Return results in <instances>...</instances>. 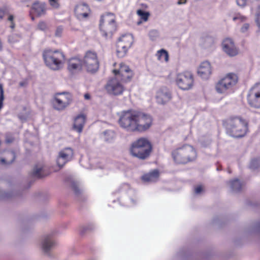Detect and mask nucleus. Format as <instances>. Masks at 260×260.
Wrapping results in <instances>:
<instances>
[{
    "mask_svg": "<svg viewBox=\"0 0 260 260\" xmlns=\"http://www.w3.org/2000/svg\"><path fill=\"white\" fill-rule=\"evenodd\" d=\"M225 133L235 138L245 137L249 132V122L241 116L232 115L222 121Z\"/></svg>",
    "mask_w": 260,
    "mask_h": 260,
    "instance_id": "obj_1",
    "label": "nucleus"
},
{
    "mask_svg": "<svg viewBox=\"0 0 260 260\" xmlns=\"http://www.w3.org/2000/svg\"><path fill=\"white\" fill-rule=\"evenodd\" d=\"M171 156L175 164L184 165L195 161L198 154L193 146L184 144L174 149Z\"/></svg>",
    "mask_w": 260,
    "mask_h": 260,
    "instance_id": "obj_2",
    "label": "nucleus"
},
{
    "mask_svg": "<svg viewBox=\"0 0 260 260\" xmlns=\"http://www.w3.org/2000/svg\"><path fill=\"white\" fill-rule=\"evenodd\" d=\"M42 58L45 65L53 71L61 69L66 60L64 53L59 49L45 48L42 52Z\"/></svg>",
    "mask_w": 260,
    "mask_h": 260,
    "instance_id": "obj_3",
    "label": "nucleus"
},
{
    "mask_svg": "<svg viewBox=\"0 0 260 260\" xmlns=\"http://www.w3.org/2000/svg\"><path fill=\"white\" fill-rule=\"evenodd\" d=\"M153 149L151 142L146 138H140L133 142L129 147V153L140 160L149 157Z\"/></svg>",
    "mask_w": 260,
    "mask_h": 260,
    "instance_id": "obj_4",
    "label": "nucleus"
},
{
    "mask_svg": "<svg viewBox=\"0 0 260 260\" xmlns=\"http://www.w3.org/2000/svg\"><path fill=\"white\" fill-rule=\"evenodd\" d=\"M239 81V77L235 73H227L216 83L215 89L220 94H228L231 92Z\"/></svg>",
    "mask_w": 260,
    "mask_h": 260,
    "instance_id": "obj_5",
    "label": "nucleus"
},
{
    "mask_svg": "<svg viewBox=\"0 0 260 260\" xmlns=\"http://www.w3.org/2000/svg\"><path fill=\"white\" fill-rule=\"evenodd\" d=\"M99 26L102 36L106 38H112L116 30L115 15L112 13H107L102 15Z\"/></svg>",
    "mask_w": 260,
    "mask_h": 260,
    "instance_id": "obj_6",
    "label": "nucleus"
},
{
    "mask_svg": "<svg viewBox=\"0 0 260 260\" xmlns=\"http://www.w3.org/2000/svg\"><path fill=\"white\" fill-rule=\"evenodd\" d=\"M137 111H122L118 119L120 126L127 132L135 133Z\"/></svg>",
    "mask_w": 260,
    "mask_h": 260,
    "instance_id": "obj_7",
    "label": "nucleus"
},
{
    "mask_svg": "<svg viewBox=\"0 0 260 260\" xmlns=\"http://www.w3.org/2000/svg\"><path fill=\"white\" fill-rule=\"evenodd\" d=\"M86 71L90 73H95L99 69L100 61L97 53L94 51H87L82 59Z\"/></svg>",
    "mask_w": 260,
    "mask_h": 260,
    "instance_id": "obj_8",
    "label": "nucleus"
},
{
    "mask_svg": "<svg viewBox=\"0 0 260 260\" xmlns=\"http://www.w3.org/2000/svg\"><path fill=\"white\" fill-rule=\"evenodd\" d=\"M152 121V118L150 115L137 111L135 132L146 131L151 126Z\"/></svg>",
    "mask_w": 260,
    "mask_h": 260,
    "instance_id": "obj_9",
    "label": "nucleus"
},
{
    "mask_svg": "<svg viewBox=\"0 0 260 260\" xmlns=\"http://www.w3.org/2000/svg\"><path fill=\"white\" fill-rule=\"evenodd\" d=\"M115 77L118 78L123 83L129 82L132 80L134 73L128 66L124 63H120L117 68L112 71Z\"/></svg>",
    "mask_w": 260,
    "mask_h": 260,
    "instance_id": "obj_10",
    "label": "nucleus"
},
{
    "mask_svg": "<svg viewBox=\"0 0 260 260\" xmlns=\"http://www.w3.org/2000/svg\"><path fill=\"white\" fill-rule=\"evenodd\" d=\"M122 83L116 77H113L108 80L105 85V89L109 94L119 95L122 94L125 90V87Z\"/></svg>",
    "mask_w": 260,
    "mask_h": 260,
    "instance_id": "obj_11",
    "label": "nucleus"
},
{
    "mask_svg": "<svg viewBox=\"0 0 260 260\" xmlns=\"http://www.w3.org/2000/svg\"><path fill=\"white\" fill-rule=\"evenodd\" d=\"M176 82L181 89L189 90L193 85V77L190 72L185 71L177 75Z\"/></svg>",
    "mask_w": 260,
    "mask_h": 260,
    "instance_id": "obj_12",
    "label": "nucleus"
},
{
    "mask_svg": "<svg viewBox=\"0 0 260 260\" xmlns=\"http://www.w3.org/2000/svg\"><path fill=\"white\" fill-rule=\"evenodd\" d=\"M249 106L255 108H260V82L255 83L249 89L247 96Z\"/></svg>",
    "mask_w": 260,
    "mask_h": 260,
    "instance_id": "obj_13",
    "label": "nucleus"
},
{
    "mask_svg": "<svg viewBox=\"0 0 260 260\" xmlns=\"http://www.w3.org/2000/svg\"><path fill=\"white\" fill-rule=\"evenodd\" d=\"M72 98L69 93H59L56 94L53 101L54 108L57 110H63L72 102Z\"/></svg>",
    "mask_w": 260,
    "mask_h": 260,
    "instance_id": "obj_14",
    "label": "nucleus"
},
{
    "mask_svg": "<svg viewBox=\"0 0 260 260\" xmlns=\"http://www.w3.org/2000/svg\"><path fill=\"white\" fill-rule=\"evenodd\" d=\"M74 156V150L70 147L61 150L56 159V163L59 169L62 168L68 162L71 161Z\"/></svg>",
    "mask_w": 260,
    "mask_h": 260,
    "instance_id": "obj_15",
    "label": "nucleus"
},
{
    "mask_svg": "<svg viewBox=\"0 0 260 260\" xmlns=\"http://www.w3.org/2000/svg\"><path fill=\"white\" fill-rule=\"evenodd\" d=\"M132 44V39L130 36H123L117 46L116 53L119 57H123L127 53L128 48Z\"/></svg>",
    "mask_w": 260,
    "mask_h": 260,
    "instance_id": "obj_16",
    "label": "nucleus"
},
{
    "mask_svg": "<svg viewBox=\"0 0 260 260\" xmlns=\"http://www.w3.org/2000/svg\"><path fill=\"white\" fill-rule=\"evenodd\" d=\"M83 67L82 59L78 57L71 58L68 62V70L73 73L81 72Z\"/></svg>",
    "mask_w": 260,
    "mask_h": 260,
    "instance_id": "obj_17",
    "label": "nucleus"
},
{
    "mask_svg": "<svg viewBox=\"0 0 260 260\" xmlns=\"http://www.w3.org/2000/svg\"><path fill=\"white\" fill-rule=\"evenodd\" d=\"M223 51L230 56H235L238 54V50L236 47L233 41L230 38L225 39L222 44Z\"/></svg>",
    "mask_w": 260,
    "mask_h": 260,
    "instance_id": "obj_18",
    "label": "nucleus"
},
{
    "mask_svg": "<svg viewBox=\"0 0 260 260\" xmlns=\"http://www.w3.org/2000/svg\"><path fill=\"white\" fill-rule=\"evenodd\" d=\"M171 99V93L166 87L160 88L156 94V102L159 104H165Z\"/></svg>",
    "mask_w": 260,
    "mask_h": 260,
    "instance_id": "obj_19",
    "label": "nucleus"
},
{
    "mask_svg": "<svg viewBox=\"0 0 260 260\" xmlns=\"http://www.w3.org/2000/svg\"><path fill=\"white\" fill-rule=\"evenodd\" d=\"M74 11L77 18L82 20L88 17L90 10L87 4L81 3L76 6Z\"/></svg>",
    "mask_w": 260,
    "mask_h": 260,
    "instance_id": "obj_20",
    "label": "nucleus"
},
{
    "mask_svg": "<svg viewBox=\"0 0 260 260\" xmlns=\"http://www.w3.org/2000/svg\"><path fill=\"white\" fill-rule=\"evenodd\" d=\"M86 120V115L81 113L74 118L73 129L78 133H82Z\"/></svg>",
    "mask_w": 260,
    "mask_h": 260,
    "instance_id": "obj_21",
    "label": "nucleus"
},
{
    "mask_svg": "<svg viewBox=\"0 0 260 260\" xmlns=\"http://www.w3.org/2000/svg\"><path fill=\"white\" fill-rule=\"evenodd\" d=\"M46 9L43 4L40 3L38 1L35 2L30 11L29 15L32 20H35V16L39 17L45 14Z\"/></svg>",
    "mask_w": 260,
    "mask_h": 260,
    "instance_id": "obj_22",
    "label": "nucleus"
},
{
    "mask_svg": "<svg viewBox=\"0 0 260 260\" xmlns=\"http://www.w3.org/2000/svg\"><path fill=\"white\" fill-rule=\"evenodd\" d=\"M211 67L208 61L203 62L198 71V75L203 79H207L211 74Z\"/></svg>",
    "mask_w": 260,
    "mask_h": 260,
    "instance_id": "obj_23",
    "label": "nucleus"
},
{
    "mask_svg": "<svg viewBox=\"0 0 260 260\" xmlns=\"http://www.w3.org/2000/svg\"><path fill=\"white\" fill-rule=\"evenodd\" d=\"M51 171L48 170V168L42 165H37L35 166L32 173V175L38 178H41L50 174Z\"/></svg>",
    "mask_w": 260,
    "mask_h": 260,
    "instance_id": "obj_24",
    "label": "nucleus"
},
{
    "mask_svg": "<svg viewBox=\"0 0 260 260\" xmlns=\"http://www.w3.org/2000/svg\"><path fill=\"white\" fill-rule=\"evenodd\" d=\"M159 176V171L155 169L144 174L141 177V180L144 182H153L158 179Z\"/></svg>",
    "mask_w": 260,
    "mask_h": 260,
    "instance_id": "obj_25",
    "label": "nucleus"
},
{
    "mask_svg": "<svg viewBox=\"0 0 260 260\" xmlns=\"http://www.w3.org/2000/svg\"><path fill=\"white\" fill-rule=\"evenodd\" d=\"M6 16H8L7 19L11 23L10 27L11 28L14 29L15 27L14 16L10 14L9 9L7 7H3L0 9V21Z\"/></svg>",
    "mask_w": 260,
    "mask_h": 260,
    "instance_id": "obj_26",
    "label": "nucleus"
},
{
    "mask_svg": "<svg viewBox=\"0 0 260 260\" xmlns=\"http://www.w3.org/2000/svg\"><path fill=\"white\" fill-rule=\"evenodd\" d=\"M55 245V242L52 240L50 236H47L42 244V249L44 252L47 253L50 249Z\"/></svg>",
    "mask_w": 260,
    "mask_h": 260,
    "instance_id": "obj_27",
    "label": "nucleus"
},
{
    "mask_svg": "<svg viewBox=\"0 0 260 260\" xmlns=\"http://www.w3.org/2000/svg\"><path fill=\"white\" fill-rule=\"evenodd\" d=\"M156 55L157 59L161 61L168 62L169 60L168 52L164 49L157 51Z\"/></svg>",
    "mask_w": 260,
    "mask_h": 260,
    "instance_id": "obj_28",
    "label": "nucleus"
},
{
    "mask_svg": "<svg viewBox=\"0 0 260 260\" xmlns=\"http://www.w3.org/2000/svg\"><path fill=\"white\" fill-rule=\"evenodd\" d=\"M230 184L233 190L239 191H240L242 187V183L238 179H234L230 181Z\"/></svg>",
    "mask_w": 260,
    "mask_h": 260,
    "instance_id": "obj_29",
    "label": "nucleus"
},
{
    "mask_svg": "<svg viewBox=\"0 0 260 260\" xmlns=\"http://www.w3.org/2000/svg\"><path fill=\"white\" fill-rule=\"evenodd\" d=\"M8 156H10V159L6 160L5 158H2L0 160L1 163L2 164H10L14 161L16 156L13 151H8L7 152V158Z\"/></svg>",
    "mask_w": 260,
    "mask_h": 260,
    "instance_id": "obj_30",
    "label": "nucleus"
},
{
    "mask_svg": "<svg viewBox=\"0 0 260 260\" xmlns=\"http://www.w3.org/2000/svg\"><path fill=\"white\" fill-rule=\"evenodd\" d=\"M137 14L140 17L141 20L144 22L147 21L150 16V13L148 12L145 11L142 9L137 10Z\"/></svg>",
    "mask_w": 260,
    "mask_h": 260,
    "instance_id": "obj_31",
    "label": "nucleus"
},
{
    "mask_svg": "<svg viewBox=\"0 0 260 260\" xmlns=\"http://www.w3.org/2000/svg\"><path fill=\"white\" fill-rule=\"evenodd\" d=\"M38 29L42 31L46 30L48 27L46 22L44 21H40L38 24Z\"/></svg>",
    "mask_w": 260,
    "mask_h": 260,
    "instance_id": "obj_32",
    "label": "nucleus"
},
{
    "mask_svg": "<svg viewBox=\"0 0 260 260\" xmlns=\"http://www.w3.org/2000/svg\"><path fill=\"white\" fill-rule=\"evenodd\" d=\"M260 165V162L258 159L254 158L250 162V168H257L258 166Z\"/></svg>",
    "mask_w": 260,
    "mask_h": 260,
    "instance_id": "obj_33",
    "label": "nucleus"
},
{
    "mask_svg": "<svg viewBox=\"0 0 260 260\" xmlns=\"http://www.w3.org/2000/svg\"><path fill=\"white\" fill-rule=\"evenodd\" d=\"M72 189L74 191L76 194H79L80 193V190L78 186V185L75 183H73L72 184Z\"/></svg>",
    "mask_w": 260,
    "mask_h": 260,
    "instance_id": "obj_34",
    "label": "nucleus"
},
{
    "mask_svg": "<svg viewBox=\"0 0 260 260\" xmlns=\"http://www.w3.org/2000/svg\"><path fill=\"white\" fill-rule=\"evenodd\" d=\"M249 27V25L248 23H245L241 28V31L242 32L247 31Z\"/></svg>",
    "mask_w": 260,
    "mask_h": 260,
    "instance_id": "obj_35",
    "label": "nucleus"
},
{
    "mask_svg": "<svg viewBox=\"0 0 260 260\" xmlns=\"http://www.w3.org/2000/svg\"><path fill=\"white\" fill-rule=\"evenodd\" d=\"M50 6L54 8H57L59 7L58 1H49Z\"/></svg>",
    "mask_w": 260,
    "mask_h": 260,
    "instance_id": "obj_36",
    "label": "nucleus"
},
{
    "mask_svg": "<svg viewBox=\"0 0 260 260\" xmlns=\"http://www.w3.org/2000/svg\"><path fill=\"white\" fill-rule=\"evenodd\" d=\"M203 187L202 185H199L197 186L194 189V191L196 193L199 194L201 193L203 191Z\"/></svg>",
    "mask_w": 260,
    "mask_h": 260,
    "instance_id": "obj_37",
    "label": "nucleus"
},
{
    "mask_svg": "<svg viewBox=\"0 0 260 260\" xmlns=\"http://www.w3.org/2000/svg\"><path fill=\"white\" fill-rule=\"evenodd\" d=\"M19 86L21 87H26L28 84V81L27 79H25L19 82Z\"/></svg>",
    "mask_w": 260,
    "mask_h": 260,
    "instance_id": "obj_38",
    "label": "nucleus"
},
{
    "mask_svg": "<svg viewBox=\"0 0 260 260\" xmlns=\"http://www.w3.org/2000/svg\"><path fill=\"white\" fill-rule=\"evenodd\" d=\"M255 22L257 26L260 27V12L256 14Z\"/></svg>",
    "mask_w": 260,
    "mask_h": 260,
    "instance_id": "obj_39",
    "label": "nucleus"
},
{
    "mask_svg": "<svg viewBox=\"0 0 260 260\" xmlns=\"http://www.w3.org/2000/svg\"><path fill=\"white\" fill-rule=\"evenodd\" d=\"M239 19H240L242 21H244L246 20V18L245 17L242 16V17H234L233 18V20L236 21V20Z\"/></svg>",
    "mask_w": 260,
    "mask_h": 260,
    "instance_id": "obj_40",
    "label": "nucleus"
},
{
    "mask_svg": "<svg viewBox=\"0 0 260 260\" xmlns=\"http://www.w3.org/2000/svg\"><path fill=\"white\" fill-rule=\"evenodd\" d=\"M62 29L61 27H57L56 31V36H59L61 32H62Z\"/></svg>",
    "mask_w": 260,
    "mask_h": 260,
    "instance_id": "obj_41",
    "label": "nucleus"
},
{
    "mask_svg": "<svg viewBox=\"0 0 260 260\" xmlns=\"http://www.w3.org/2000/svg\"><path fill=\"white\" fill-rule=\"evenodd\" d=\"M84 96L86 100H89L90 99V95L89 93H85Z\"/></svg>",
    "mask_w": 260,
    "mask_h": 260,
    "instance_id": "obj_42",
    "label": "nucleus"
},
{
    "mask_svg": "<svg viewBox=\"0 0 260 260\" xmlns=\"http://www.w3.org/2000/svg\"><path fill=\"white\" fill-rule=\"evenodd\" d=\"M186 2V1H179L177 2V4L178 5L184 4H185Z\"/></svg>",
    "mask_w": 260,
    "mask_h": 260,
    "instance_id": "obj_43",
    "label": "nucleus"
},
{
    "mask_svg": "<svg viewBox=\"0 0 260 260\" xmlns=\"http://www.w3.org/2000/svg\"><path fill=\"white\" fill-rule=\"evenodd\" d=\"M142 6L143 9H145L147 8V5L145 4H142Z\"/></svg>",
    "mask_w": 260,
    "mask_h": 260,
    "instance_id": "obj_44",
    "label": "nucleus"
},
{
    "mask_svg": "<svg viewBox=\"0 0 260 260\" xmlns=\"http://www.w3.org/2000/svg\"><path fill=\"white\" fill-rule=\"evenodd\" d=\"M237 4H238L239 5H240V3H239V2H240V1H237Z\"/></svg>",
    "mask_w": 260,
    "mask_h": 260,
    "instance_id": "obj_45",
    "label": "nucleus"
}]
</instances>
